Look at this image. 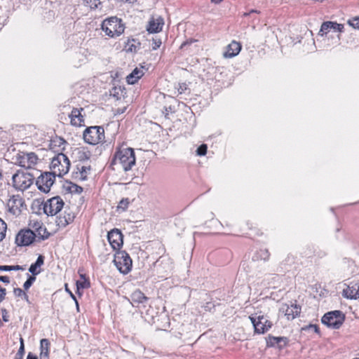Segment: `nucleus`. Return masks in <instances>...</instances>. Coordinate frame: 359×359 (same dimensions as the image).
Wrapping results in <instances>:
<instances>
[{
  "label": "nucleus",
  "instance_id": "f257e3e1",
  "mask_svg": "<svg viewBox=\"0 0 359 359\" xmlns=\"http://www.w3.org/2000/svg\"><path fill=\"white\" fill-rule=\"evenodd\" d=\"M135 164V156L133 149L122 144L116 149L111 165L114 169H122L125 172L130 170Z\"/></svg>",
  "mask_w": 359,
  "mask_h": 359
},
{
  "label": "nucleus",
  "instance_id": "f03ea898",
  "mask_svg": "<svg viewBox=\"0 0 359 359\" xmlns=\"http://www.w3.org/2000/svg\"><path fill=\"white\" fill-rule=\"evenodd\" d=\"M344 25L338 24L334 22H325L321 25L319 35L325 36L327 39H331L332 42L328 45H337L340 40V32L343 31Z\"/></svg>",
  "mask_w": 359,
  "mask_h": 359
},
{
  "label": "nucleus",
  "instance_id": "7ed1b4c3",
  "mask_svg": "<svg viewBox=\"0 0 359 359\" xmlns=\"http://www.w3.org/2000/svg\"><path fill=\"white\" fill-rule=\"evenodd\" d=\"M101 29L106 36L116 38L123 33L125 27L121 19L117 17H110L102 21Z\"/></svg>",
  "mask_w": 359,
  "mask_h": 359
},
{
  "label": "nucleus",
  "instance_id": "20e7f679",
  "mask_svg": "<svg viewBox=\"0 0 359 359\" xmlns=\"http://www.w3.org/2000/svg\"><path fill=\"white\" fill-rule=\"evenodd\" d=\"M70 168V161L67 156L62 153L55 155L51 160L50 169L55 176L62 177L66 175Z\"/></svg>",
  "mask_w": 359,
  "mask_h": 359
},
{
  "label": "nucleus",
  "instance_id": "39448f33",
  "mask_svg": "<svg viewBox=\"0 0 359 359\" xmlns=\"http://www.w3.org/2000/svg\"><path fill=\"white\" fill-rule=\"evenodd\" d=\"M104 137V130L101 126L88 127L83 133V138L85 142L93 145L102 142Z\"/></svg>",
  "mask_w": 359,
  "mask_h": 359
},
{
  "label": "nucleus",
  "instance_id": "423d86ee",
  "mask_svg": "<svg viewBox=\"0 0 359 359\" xmlns=\"http://www.w3.org/2000/svg\"><path fill=\"white\" fill-rule=\"evenodd\" d=\"M12 182L16 190L24 191L33 184L34 177L27 172H18L13 175Z\"/></svg>",
  "mask_w": 359,
  "mask_h": 359
},
{
  "label": "nucleus",
  "instance_id": "0eeeda50",
  "mask_svg": "<svg viewBox=\"0 0 359 359\" xmlns=\"http://www.w3.org/2000/svg\"><path fill=\"white\" fill-rule=\"evenodd\" d=\"M114 262L117 269L123 274L130 271L133 262L125 251H118L114 255Z\"/></svg>",
  "mask_w": 359,
  "mask_h": 359
},
{
  "label": "nucleus",
  "instance_id": "6e6552de",
  "mask_svg": "<svg viewBox=\"0 0 359 359\" xmlns=\"http://www.w3.org/2000/svg\"><path fill=\"white\" fill-rule=\"evenodd\" d=\"M15 160L18 165L26 169L34 168L39 162V158L34 152H19Z\"/></svg>",
  "mask_w": 359,
  "mask_h": 359
},
{
  "label": "nucleus",
  "instance_id": "1a4fd4ad",
  "mask_svg": "<svg viewBox=\"0 0 359 359\" xmlns=\"http://www.w3.org/2000/svg\"><path fill=\"white\" fill-rule=\"evenodd\" d=\"M344 320V314L339 311H334L325 314L321 321L327 327L333 329H338Z\"/></svg>",
  "mask_w": 359,
  "mask_h": 359
},
{
  "label": "nucleus",
  "instance_id": "9d476101",
  "mask_svg": "<svg viewBox=\"0 0 359 359\" xmlns=\"http://www.w3.org/2000/svg\"><path fill=\"white\" fill-rule=\"evenodd\" d=\"M63 206V200L60 196H55L44 203L43 211L47 215L53 216L57 214Z\"/></svg>",
  "mask_w": 359,
  "mask_h": 359
},
{
  "label": "nucleus",
  "instance_id": "9b49d317",
  "mask_svg": "<svg viewBox=\"0 0 359 359\" xmlns=\"http://www.w3.org/2000/svg\"><path fill=\"white\" fill-rule=\"evenodd\" d=\"M249 318L254 326L255 332L257 334H264L271 327L272 323L264 315L250 316Z\"/></svg>",
  "mask_w": 359,
  "mask_h": 359
},
{
  "label": "nucleus",
  "instance_id": "f8f14e48",
  "mask_svg": "<svg viewBox=\"0 0 359 359\" xmlns=\"http://www.w3.org/2000/svg\"><path fill=\"white\" fill-rule=\"evenodd\" d=\"M55 177V176L50 172L41 174L36 181L38 189L44 193L49 192L54 183Z\"/></svg>",
  "mask_w": 359,
  "mask_h": 359
},
{
  "label": "nucleus",
  "instance_id": "ddd939ff",
  "mask_svg": "<svg viewBox=\"0 0 359 359\" xmlns=\"http://www.w3.org/2000/svg\"><path fill=\"white\" fill-rule=\"evenodd\" d=\"M8 212L15 217L20 215L24 208V201L20 196H13L7 203Z\"/></svg>",
  "mask_w": 359,
  "mask_h": 359
},
{
  "label": "nucleus",
  "instance_id": "4468645a",
  "mask_svg": "<svg viewBox=\"0 0 359 359\" xmlns=\"http://www.w3.org/2000/svg\"><path fill=\"white\" fill-rule=\"evenodd\" d=\"M35 234L31 229L20 230L15 237V243L19 246H27L33 243Z\"/></svg>",
  "mask_w": 359,
  "mask_h": 359
},
{
  "label": "nucleus",
  "instance_id": "2eb2a0df",
  "mask_svg": "<svg viewBox=\"0 0 359 359\" xmlns=\"http://www.w3.org/2000/svg\"><path fill=\"white\" fill-rule=\"evenodd\" d=\"M107 238L113 250L120 249L123 245V236L118 229H113L108 233Z\"/></svg>",
  "mask_w": 359,
  "mask_h": 359
},
{
  "label": "nucleus",
  "instance_id": "dca6fc26",
  "mask_svg": "<svg viewBox=\"0 0 359 359\" xmlns=\"http://www.w3.org/2000/svg\"><path fill=\"white\" fill-rule=\"evenodd\" d=\"M346 287L343 289L342 295L344 297L350 299H356L359 297V283H351L348 285L344 284Z\"/></svg>",
  "mask_w": 359,
  "mask_h": 359
},
{
  "label": "nucleus",
  "instance_id": "f3484780",
  "mask_svg": "<svg viewBox=\"0 0 359 359\" xmlns=\"http://www.w3.org/2000/svg\"><path fill=\"white\" fill-rule=\"evenodd\" d=\"M83 108H74L69 115L70 123L73 126L81 127L84 126V117L82 114Z\"/></svg>",
  "mask_w": 359,
  "mask_h": 359
},
{
  "label": "nucleus",
  "instance_id": "a211bd4d",
  "mask_svg": "<svg viewBox=\"0 0 359 359\" xmlns=\"http://www.w3.org/2000/svg\"><path fill=\"white\" fill-rule=\"evenodd\" d=\"M164 25L163 18L161 17H152L147 25V31L149 33H158L162 30Z\"/></svg>",
  "mask_w": 359,
  "mask_h": 359
},
{
  "label": "nucleus",
  "instance_id": "6ab92c4d",
  "mask_svg": "<svg viewBox=\"0 0 359 359\" xmlns=\"http://www.w3.org/2000/svg\"><path fill=\"white\" fill-rule=\"evenodd\" d=\"M281 310L285 313L287 320H293L300 313L301 311L300 307L296 304H285L282 306Z\"/></svg>",
  "mask_w": 359,
  "mask_h": 359
},
{
  "label": "nucleus",
  "instance_id": "aec40b11",
  "mask_svg": "<svg viewBox=\"0 0 359 359\" xmlns=\"http://www.w3.org/2000/svg\"><path fill=\"white\" fill-rule=\"evenodd\" d=\"M241 50V46L239 43L233 41L226 47V50L224 53V57L226 58H231L237 55Z\"/></svg>",
  "mask_w": 359,
  "mask_h": 359
},
{
  "label": "nucleus",
  "instance_id": "412c9836",
  "mask_svg": "<svg viewBox=\"0 0 359 359\" xmlns=\"http://www.w3.org/2000/svg\"><path fill=\"white\" fill-rule=\"evenodd\" d=\"M50 344L48 339H42L40 341L39 359H49Z\"/></svg>",
  "mask_w": 359,
  "mask_h": 359
},
{
  "label": "nucleus",
  "instance_id": "4be33fe9",
  "mask_svg": "<svg viewBox=\"0 0 359 359\" xmlns=\"http://www.w3.org/2000/svg\"><path fill=\"white\" fill-rule=\"evenodd\" d=\"M143 75L142 68H135L127 76L126 81L129 84H135Z\"/></svg>",
  "mask_w": 359,
  "mask_h": 359
},
{
  "label": "nucleus",
  "instance_id": "5701e85b",
  "mask_svg": "<svg viewBox=\"0 0 359 359\" xmlns=\"http://www.w3.org/2000/svg\"><path fill=\"white\" fill-rule=\"evenodd\" d=\"M130 298L133 305L137 304V306H138L139 304H143L147 301V297L140 290L133 292Z\"/></svg>",
  "mask_w": 359,
  "mask_h": 359
},
{
  "label": "nucleus",
  "instance_id": "b1692460",
  "mask_svg": "<svg viewBox=\"0 0 359 359\" xmlns=\"http://www.w3.org/2000/svg\"><path fill=\"white\" fill-rule=\"evenodd\" d=\"M267 344L270 346H278L280 348L285 346L287 343L285 337L269 336L266 339Z\"/></svg>",
  "mask_w": 359,
  "mask_h": 359
},
{
  "label": "nucleus",
  "instance_id": "393cba45",
  "mask_svg": "<svg viewBox=\"0 0 359 359\" xmlns=\"http://www.w3.org/2000/svg\"><path fill=\"white\" fill-rule=\"evenodd\" d=\"M74 215L72 213H65L63 216L57 218L56 223L59 227H65L67 225L72 222Z\"/></svg>",
  "mask_w": 359,
  "mask_h": 359
},
{
  "label": "nucleus",
  "instance_id": "a878e982",
  "mask_svg": "<svg viewBox=\"0 0 359 359\" xmlns=\"http://www.w3.org/2000/svg\"><path fill=\"white\" fill-rule=\"evenodd\" d=\"M44 257L39 255L35 263L31 264L29 271L33 275H37L41 272L40 267L43 264Z\"/></svg>",
  "mask_w": 359,
  "mask_h": 359
},
{
  "label": "nucleus",
  "instance_id": "bb28decb",
  "mask_svg": "<svg viewBox=\"0 0 359 359\" xmlns=\"http://www.w3.org/2000/svg\"><path fill=\"white\" fill-rule=\"evenodd\" d=\"M35 234V238H39L40 239H46L49 236V233L47 231L46 228L43 224L39 229L34 231Z\"/></svg>",
  "mask_w": 359,
  "mask_h": 359
},
{
  "label": "nucleus",
  "instance_id": "cd10ccee",
  "mask_svg": "<svg viewBox=\"0 0 359 359\" xmlns=\"http://www.w3.org/2000/svg\"><path fill=\"white\" fill-rule=\"evenodd\" d=\"M130 203V201L129 200V198H123L122 200H121V201L118 203V205H117V211H119V212H124L127 210V208H128V205Z\"/></svg>",
  "mask_w": 359,
  "mask_h": 359
},
{
  "label": "nucleus",
  "instance_id": "c85d7f7f",
  "mask_svg": "<svg viewBox=\"0 0 359 359\" xmlns=\"http://www.w3.org/2000/svg\"><path fill=\"white\" fill-rule=\"evenodd\" d=\"M80 276L82 280L76 282L77 290L88 288L90 286L89 282L86 279L83 274H81Z\"/></svg>",
  "mask_w": 359,
  "mask_h": 359
},
{
  "label": "nucleus",
  "instance_id": "c756f323",
  "mask_svg": "<svg viewBox=\"0 0 359 359\" xmlns=\"http://www.w3.org/2000/svg\"><path fill=\"white\" fill-rule=\"evenodd\" d=\"M83 3L90 9H96L101 4L100 0H83Z\"/></svg>",
  "mask_w": 359,
  "mask_h": 359
},
{
  "label": "nucleus",
  "instance_id": "7c9ffc66",
  "mask_svg": "<svg viewBox=\"0 0 359 359\" xmlns=\"http://www.w3.org/2000/svg\"><path fill=\"white\" fill-rule=\"evenodd\" d=\"M23 271L25 268L20 265H14V266H0V271Z\"/></svg>",
  "mask_w": 359,
  "mask_h": 359
},
{
  "label": "nucleus",
  "instance_id": "2f4dec72",
  "mask_svg": "<svg viewBox=\"0 0 359 359\" xmlns=\"http://www.w3.org/2000/svg\"><path fill=\"white\" fill-rule=\"evenodd\" d=\"M42 225L43 223L38 219L33 218L29 220V226L32 229L31 230L33 231L39 229Z\"/></svg>",
  "mask_w": 359,
  "mask_h": 359
},
{
  "label": "nucleus",
  "instance_id": "473e14b6",
  "mask_svg": "<svg viewBox=\"0 0 359 359\" xmlns=\"http://www.w3.org/2000/svg\"><path fill=\"white\" fill-rule=\"evenodd\" d=\"M7 225L6 222L0 218V241H3L6 237Z\"/></svg>",
  "mask_w": 359,
  "mask_h": 359
},
{
  "label": "nucleus",
  "instance_id": "72a5a7b5",
  "mask_svg": "<svg viewBox=\"0 0 359 359\" xmlns=\"http://www.w3.org/2000/svg\"><path fill=\"white\" fill-rule=\"evenodd\" d=\"M90 172V167H87V166H82L80 169H79V175H80V178L83 180H86L87 178V175Z\"/></svg>",
  "mask_w": 359,
  "mask_h": 359
},
{
  "label": "nucleus",
  "instance_id": "f704fd0d",
  "mask_svg": "<svg viewBox=\"0 0 359 359\" xmlns=\"http://www.w3.org/2000/svg\"><path fill=\"white\" fill-rule=\"evenodd\" d=\"M13 293L16 297H23L25 300L28 301V296L22 289L15 288Z\"/></svg>",
  "mask_w": 359,
  "mask_h": 359
},
{
  "label": "nucleus",
  "instance_id": "c9c22d12",
  "mask_svg": "<svg viewBox=\"0 0 359 359\" xmlns=\"http://www.w3.org/2000/svg\"><path fill=\"white\" fill-rule=\"evenodd\" d=\"M348 24L349 26L353 27L354 29H359V17L348 20Z\"/></svg>",
  "mask_w": 359,
  "mask_h": 359
},
{
  "label": "nucleus",
  "instance_id": "e433bc0d",
  "mask_svg": "<svg viewBox=\"0 0 359 359\" xmlns=\"http://www.w3.org/2000/svg\"><path fill=\"white\" fill-rule=\"evenodd\" d=\"M207 153L206 144H201L196 150V154L198 156H204Z\"/></svg>",
  "mask_w": 359,
  "mask_h": 359
},
{
  "label": "nucleus",
  "instance_id": "4c0bfd02",
  "mask_svg": "<svg viewBox=\"0 0 359 359\" xmlns=\"http://www.w3.org/2000/svg\"><path fill=\"white\" fill-rule=\"evenodd\" d=\"M35 280V278L34 276H30L24 283L23 287L25 290H28L34 281Z\"/></svg>",
  "mask_w": 359,
  "mask_h": 359
},
{
  "label": "nucleus",
  "instance_id": "58836bf2",
  "mask_svg": "<svg viewBox=\"0 0 359 359\" xmlns=\"http://www.w3.org/2000/svg\"><path fill=\"white\" fill-rule=\"evenodd\" d=\"M302 330H305V331H311V332H318V328L316 325H306L304 327L302 328Z\"/></svg>",
  "mask_w": 359,
  "mask_h": 359
},
{
  "label": "nucleus",
  "instance_id": "ea45409f",
  "mask_svg": "<svg viewBox=\"0 0 359 359\" xmlns=\"http://www.w3.org/2000/svg\"><path fill=\"white\" fill-rule=\"evenodd\" d=\"M187 86L186 83H179L178 88H177V91L180 94H182L187 90Z\"/></svg>",
  "mask_w": 359,
  "mask_h": 359
},
{
  "label": "nucleus",
  "instance_id": "a19ab883",
  "mask_svg": "<svg viewBox=\"0 0 359 359\" xmlns=\"http://www.w3.org/2000/svg\"><path fill=\"white\" fill-rule=\"evenodd\" d=\"M161 45V41L160 39H154L152 43V49L156 50Z\"/></svg>",
  "mask_w": 359,
  "mask_h": 359
},
{
  "label": "nucleus",
  "instance_id": "79ce46f5",
  "mask_svg": "<svg viewBox=\"0 0 359 359\" xmlns=\"http://www.w3.org/2000/svg\"><path fill=\"white\" fill-rule=\"evenodd\" d=\"M25 353V348L24 347H20L19 350L17 353L15 359H22L23 355Z\"/></svg>",
  "mask_w": 359,
  "mask_h": 359
},
{
  "label": "nucleus",
  "instance_id": "37998d69",
  "mask_svg": "<svg viewBox=\"0 0 359 359\" xmlns=\"http://www.w3.org/2000/svg\"><path fill=\"white\" fill-rule=\"evenodd\" d=\"M55 142H57L59 144L58 146L60 147H62V149H64V144L65 143V141L62 138H57L55 141Z\"/></svg>",
  "mask_w": 359,
  "mask_h": 359
},
{
  "label": "nucleus",
  "instance_id": "c03bdc74",
  "mask_svg": "<svg viewBox=\"0 0 359 359\" xmlns=\"http://www.w3.org/2000/svg\"><path fill=\"white\" fill-rule=\"evenodd\" d=\"M6 296V290L0 287V303L4 299Z\"/></svg>",
  "mask_w": 359,
  "mask_h": 359
},
{
  "label": "nucleus",
  "instance_id": "a18cd8bd",
  "mask_svg": "<svg viewBox=\"0 0 359 359\" xmlns=\"http://www.w3.org/2000/svg\"><path fill=\"white\" fill-rule=\"evenodd\" d=\"M72 189H72V191H76L78 193H81L83 191V189L81 187H79L77 185H73Z\"/></svg>",
  "mask_w": 359,
  "mask_h": 359
},
{
  "label": "nucleus",
  "instance_id": "49530a36",
  "mask_svg": "<svg viewBox=\"0 0 359 359\" xmlns=\"http://www.w3.org/2000/svg\"><path fill=\"white\" fill-rule=\"evenodd\" d=\"M0 281L5 283H9L10 279L8 276H0Z\"/></svg>",
  "mask_w": 359,
  "mask_h": 359
},
{
  "label": "nucleus",
  "instance_id": "de8ad7c7",
  "mask_svg": "<svg viewBox=\"0 0 359 359\" xmlns=\"http://www.w3.org/2000/svg\"><path fill=\"white\" fill-rule=\"evenodd\" d=\"M2 318H3L4 321H5V322H8V317L7 316V313H6V310L3 311Z\"/></svg>",
  "mask_w": 359,
  "mask_h": 359
},
{
  "label": "nucleus",
  "instance_id": "09e8293b",
  "mask_svg": "<svg viewBox=\"0 0 359 359\" xmlns=\"http://www.w3.org/2000/svg\"><path fill=\"white\" fill-rule=\"evenodd\" d=\"M27 359H38L37 356L32 353H29Z\"/></svg>",
  "mask_w": 359,
  "mask_h": 359
},
{
  "label": "nucleus",
  "instance_id": "8fccbe9b",
  "mask_svg": "<svg viewBox=\"0 0 359 359\" xmlns=\"http://www.w3.org/2000/svg\"><path fill=\"white\" fill-rule=\"evenodd\" d=\"M66 291H67V292H69V294L71 295L72 298L74 301H76V297H75V296L72 294V292L70 290H69L67 289V287H66Z\"/></svg>",
  "mask_w": 359,
  "mask_h": 359
},
{
  "label": "nucleus",
  "instance_id": "3c124183",
  "mask_svg": "<svg viewBox=\"0 0 359 359\" xmlns=\"http://www.w3.org/2000/svg\"><path fill=\"white\" fill-rule=\"evenodd\" d=\"M20 347H24L25 348L24 340H23V339L22 337L20 338Z\"/></svg>",
  "mask_w": 359,
  "mask_h": 359
},
{
  "label": "nucleus",
  "instance_id": "603ef678",
  "mask_svg": "<svg viewBox=\"0 0 359 359\" xmlns=\"http://www.w3.org/2000/svg\"><path fill=\"white\" fill-rule=\"evenodd\" d=\"M264 253L266 255V257L264 258V259H267L269 258L268 251L265 250Z\"/></svg>",
  "mask_w": 359,
  "mask_h": 359
},
{
  "label": "nucleus",
  "instance_id": "864d4df0",
  "mask_svg": "<svg viewBox=\"0 0 359 359\" xmlns=\"http://www.w3.org/2000/svg\"><path fill=\"white\" fill-rule=\"evenodd\" d=\"M210 1L213 3L217 4V3H219L220 1H222V0H210Z\"/></svg>",
  "mask_w": 359,
  "mask_h": 359
},
{
  "label": "nucleus",
  "instance_id": "5fc2aeb1",
  "mask_svg": "<svg viewBox=\"0 0 359 359\" xmlns=\"http://www.w3.org/2000/svg\"><path fill=\"white\" fill-rule=\"evenodd\" d=\"M75 302H76L77 311H79V304H78V302H77L76 299Z\"/></svg>",
  "mask_w": 359,
  "mask_h": 359
},
{
  "label": "nucleus",
  "instance_id": "6e6d98bb",
  "mask_svg": "<svg viewBox=\"0 0 359 359\" xmlns=\"http://www.w3.org/2000/svg\"><path fill=\"white\" fill-rule=\"evenodd\" d=\"M125 1L128 3H133L135 0H125Z\"/></svg>",
  "mask_w": 359,
  "mask_h": 359
}]
</instances>
